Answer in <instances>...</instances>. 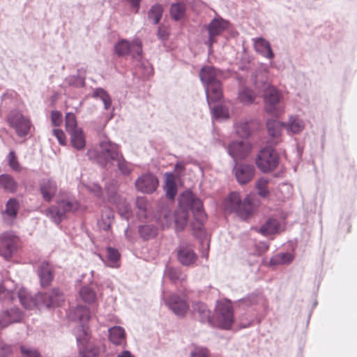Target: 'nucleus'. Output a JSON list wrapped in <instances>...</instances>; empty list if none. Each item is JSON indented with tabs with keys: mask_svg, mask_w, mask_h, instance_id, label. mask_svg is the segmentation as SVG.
Here are the masks:
<instances>
[{
	"mask_svg": "<svg viewBox=\"0 0 357 357\" xmlns=\"http://www.w3.org/2000/svg\"><path fill=\"white\" fill-rule=\"evenodd\" d=\"M284 230L280 222L275 218H268L266 222L261 225L259 232L266 236L274 235L280 233Z\"/></svg>",
	"mask_w": 357,
	"mask_h": 357,
	"instance_id": "obj_27",
	"label": "nucleus"
},
{
	"mask_svg": "<svg viewBox=\"0 0 357 357\" xmlns=\"http://www.w3.org/2000/svg\"><path fill=\"white\" fill-rule=\"evenodd\" d=\"M254 49L255 52L264 58L268 60H273L275 54L271 48V43L263 37L252 38Z\"/></svg>",
	"mask_w": 357,
	"mask_h": 357,
	"instance_id": "obj_21",
	"label": "nucleus"
},
{
	"mask_svg": "<svg viewBox=\"0 0 357 357\" xmlns=\"http://www.w3.org/2000/svg\"><path fill=\"white\" fill-rule=\"evenodd\" d=\"M0 188L6 192L14 193L18 188V183L10 175L6 174H1Z\"/></svg>",
	"mask_w": 357,
	"mask_h": 357,
	"instance_id": "obj_34",
	"label": "nucleus"
},
{
	"mask_svg": "<svg viewBox=\"0 0 357 357\" xmlns=\"http://www.w3.org/2000/svg\"><path fill=\"white\" fill-rule=\"evenodd\" d=\"M6 121L19 137H24L30 133L32 126L31 121L29 117L23 115L18 109L11 110Z\"/></svg>",
	"mask_w": 357,
	"mask_h": 357,
	"instance_id": "obj_7",
	"label": "nucleus"
},
{
	"mask_svg": "<svg viewBox=\"0 0 357 357\" xmlns=\"http://www.w3.org/2000/svg\"><path fill=\"white\" fill-rule=\"evenodd\" d=\"M269 179L265 177H261L256 182V188L257 190L258 195L261 197H266L269 195V190L268 189V184Z\"/></svg>",
	"mask_w": 357,
	"mask_h": 357,
	"instance_id": "obj_52",
	"label": "nucleus"
},
{
	"mask_svg": "<svg viewBox=\"0 0 357 357\" xmlns=\"http://www.w3.org/2000/svg\"><path fill=\"white\" fill-rule=\"evenodd\" d=\"M108 331L109 338L113 344L119 345L125 340V331L123 328L114 326L109 328Z\"/></svg>",
	"mask_w": 357,
	"mask_h": 357,
	"instance_id": "obj_41",
	"label": "nucleus"
},
{
	"mask_svg": "<svg viewBox=\"0 0 357 357\" xmlns=\"http://www.w3.org/2000/svg\"><path fill=\"white\" fill-rule=\"evenodd\" d=\"M51 119L54 126H59L63 121L62 114L59 111H52L51 113Z\"/></svg>",
	"mask_w": 357,
	"mask_h": 357,
	"instance_id": "obj_58",
	"label": "nucleus"
},
{
	"mask_svg": "<svg viewBox=\"0 0 357 357\" xmlns=\"http://www.w3.org/2000/svg\"><path fill=\"white\" fill-rule=\"evenodd\" d=\"M251 147L247 141H233L229 144L227 152L234 162H237L238 160L245 158L249 154Z\"/></svg>",
	"mask_w": 357,
	"mask_h": 357,
	"instance_id": "obj_16",
	"label": "nucleus"
},
{
	"mask_svg": "<svg viewBox=\"0 0 357 357\" xmlns=\"http://www.w3.org/2000/svg\"><path fill=\"white\" fill-rule=\"evenodd\" d=\"M165 181L164 190L165 191L166 197L168 199H174L177 193V187L174 179L173 173L167 172L165 174Z\"/></svg>",
	"mask_w": 357,
	"mask_h": 357,
	"instance_id": "obj_32",
	"label": "nucleus"
},
{
	"mask_svg": "<svg viewBox=\"0 0 357 357\" xmlns=\"http://www.w3.org/2000/svg\"><path fill=\"white\" fill-rule=\"evenodd\" d=\"M19 208V202L15 198H11L6 203L5 214L11 220H13L17 216Z\"/></svg>",
	"mask_w": 357,
	"mask_h": 357,
	"instance_id": "obj_47",
	"label": "nucleus"
},
{
	"mask_svg": "<svg viewBox=\"0 0 357 357\" xmlns=\"http://www.w3.org/2000/svg\"><path fill=\"white\" fill-rule=\"evenodd\" d=\"M233 172L238 183L243 185L249 183L255 175V167L252 165L235 162Z\"/></svg>",
	"mask_w": 357,
	"mask_h": 357,
	"instance_id": "obj_18",
	"label": "nucleus"
},
{
	"mask_svg": "<svg viewBox=\"0 0 357 357\" xmlns=\"http://www.w3.org/2000/svg\"><path fill=\"white\" fill-rule=\"evenodd\" d=\"M278 162L279 156L276 151L271 146L262 149L256 159L257 167L264 173H267L275 169Z\"/></svg>",
	"mask_w": 357,
	"mask_h": 357,
	"instance_id": "obj_10",
	"label": "nucleus"
},
{
	"mask_svg": "<svg viewBox=\"0 0 357 357\" xmlns=\"http://www.w3.org/2000/svg\"><path fill=\"white\" fill-rule=\"evenodd\" d=\"M215 319V326L225 330L231 328L235 319L233 307L229 301H217Z\"/></svg>",
	"mask_w": 357,
	"mask_h": 357,
	"instance_id": "obj_6",
	"label": "nucleus"
},
{
	"mask_svg": "<svg viewBox=\"0 0 357 357\" xmlns=\"http://www.w3.org/2000/svg\"><path fill=\"white\" fill-rule=\"evenodd\" d=\"M8 159L10 167L13 170L19 172L20 170V165L17 161V159L13 151L9 152Z\"/></svg>",
	"mask_w": 357,
	"mask_h": 357,
	"instance_id": "obj_56",
	"label": "nucleus"
},
{
	"mask_svg": "<svg viewBox=\"0 0 357 357\" xmlns=\"http://www.w3.org/2000/svg\"><path fill=\"white\" fill-rule=\"evenodd\" d=\"M70 144L77 151H81L86 146V139L82 129L73 131L70 133Z\"/></svg>",
	"mask_w": 357,
	"mask_h": 357,
	"instance_id": "obj_33",
	"label": "nucleus"
},
{
	"mask_svg": "<svg viewBox=\"0 0 357 357\" xmlns=\"http://www.w3.org/2000/svg\"><path fill=\"white\" fill-rule=\"evenodd\" d=\"M174 220V215H173L172 211L167 206L162 208L159 211L157 221L163 228L169 227Z\"/></svg>",
	"mask_w": 357,
	"mask_h": 357,
	"instance_id": "obj_35",
	"label": "nucleus"
},
{
	"mask_svg": "<svg viewBox=\"0 0 357 357\" xmlns=\"http://www.w3.org/2000/svg\"><path fill=\"white\" fill-rule=\"evenodd\" d=\"M40 190L44 200L50 202L56 192V183L51 178H43L40 181Z\"/></svg>",
	"mask_w": 357,
	"mask_h": 357,
	"instance_id": "obj_25",
	"label": "nucleus"
},
{
	"mask_svg": "<svg viewBox=\"0 0 357 357\" xmlns=\"http://www.w3.org/2000/svg\"><path fill=\"white\" fill-rule=\"evenodd\" d=\"M18 237L12 231L0 236V255L6 259H10L17 251Z\"/></svg>",
	"mask_w": 357,
	"mask_h": 357,
	"instance_id": "obj_13",
	"label": "nucleus"
},
{
	"mask_svg": "<svg viewBox=\"0 0 357 357\" xmlns=\"http://www.w3.org/2000/svg\"><path fill=\"white\" fill-rule=\"evenodd\" d=\"M136 207L137 208V217L139 220H143L148 217L149 204L146 197H138L136 199Z\"/></svg>",
	"mask_w": 357,
	"mask_h": 357,
	"instance_id": "obj_37",
	"label": "nucleus"
},
{
	"mask_svg": "<svg viewBox=\"0 0 357 357\" xmlns=\"http://www.w3.org/2000/svg\"><path fill=\"white\" fill-rule=\"evenodd\" d=\"M130 6L133 13H137L140 8L141 0H125Z\"/></svg>",
	"mask_w": 357,
	"mask_h": 357,
	"instance_id": "obj_62",
	"label": "nucleus"
},
{
	"mask_svg": "<svg viewBox=\"0 0 357 357\" xmlns=\"http://www.w3.org/2000/svg\"><path fill=\"white\" fill-rule=\"evenodd\" d=\"M280 98V93L273 87L268 88L266 91L264 93L265 109L268 113L273 116H278L282 112L283 109L279 105Z\"/></svg>",
	"mask_w": 357,
	"mask_h": 357,
	"instance_id": "obj_14",
	"label": "nucleus"
},
{
	"mask_svg": "<svg viewBox=\"0 0 357 357\" xmlns=\"http://www.w3.org/2000/svg\"><path fill=\"white\" fill-rule=\"evenodd\" d=\"M113 162H116V165L117 166L119 170L123 175L128 176L132 171V166L130 163L127 162L122 153H121L114 161Z\"/></svg>",
	"mask_w": 357,
	"mask_h": 357,
	"instance_id": "obj_44",
	"label": "nucleus"
},
{
	"mask_svg": "<svg viewBox=\"0 0 357 357\" xmlns=\"http://www.w3.org/2000/svg\"><path fill=\"white\" fill-rule=\"evenodd\" d=\"M120 258V255L116 249L112 248H107V261L106 264L112 268L118 266V262Z\"/></svg>",
	"mask_w": 357,
	"mask_h": 357,
	"instance_id": "obj_49",
	"label": "nucleus"
},
{
	"mask_svg": "<svg viewBox=\"0 0 357 357\" xmlns=\"http://www.w3.org/2000/svg\"><path fill=\"white\" fill-rule=\"evenodd\" d=\"M158 183L157 177L150 173L142 174L135 182L136 189L145 194L153 192L157 189Z\"/></svg>",
	"mask_w": 357,
	"mask_h": 357,
	"instance_id": "obj_15",
	"label": "nucleus"
},
{
	"mask_svg": "<svg viewBox=\"0 0 357 357\" xmlns=\"http://www.w3.org/2000/svg\"><path fill=\"white\" fill-rule=\"evenodd\" d=\"M78 206V203L75 200H61L56 205L48 208L46 215L52 222L59 225L65 218L66 213L75 211Z\"/></svg>",
	"mask_w": 357,
	"mask_h": 357,
	"instance_id": "obj_8",
	"label": "nucleus"
},
{
	"mask_svg": "<svg viewBox=\"0 0 357 357\" xmlns=\"http://www.w3.org/2000/svg\"><path fill=\"white\" fill-rule=\"evenodd\" d=\"M222 72L211 66H205L199 71V75L203 84L208 104L210 101L219 100L222 97V85L220 80Z\"/></svg>",
	"mask_w": 357,
	"mask_h": 357,
	"instance_id": "obj_2",
	"label": "nucleus"
},
{
	"mask_svg": "<svg viewBox=\"0 0 357 357\" xmlns=\"http://www.w3.org/2000/svg\"><path fill=\"white\" fill-rule=\"evenodd\" d=\"M165 275L173 282L183 281L186 275L181 271L179 268L172 266H167L165 271Z\"/></svg>",
	"mask_w": 357,
	"mask_h": 357,
	"instance_id": "obj_43",
	"label": "nucleus"
},
{
	"mask_svg": "<svg viewBox=\"0 0 357 357\" xmlns=\"http://www.w3.org/2000/svg\"><path fill=\"white\" fill-rule=\"evenodd\" d=\"M190 357H211V355L208 349L198 347L191 351Z\"/></svg>",
	"mask_w": 357,
	"mask_h": 357,
	"instance_id": "obj_55",
	"label": "nucleus"
},
{
	"mask_svg": "<svg viewBox=\"0 0 357 357\" xmlns=\"http://www.w3.org/2000/svg\"><path fill=\"white\" fill-rule=\"evenodd\" d=\"M225 210L227 213H234L245 220L252 212L253 205L248 197L242 199L238 192H233L225 200Z\"/></svg>",
	"mask_w": 357,
	"mask_h": 357,
	"instance_id": "obj_5",
	"label": "nucleus"
},
{
	"mask_svg": "<svg viewBox=\"0 0 357 357\" xmlns=\"http://www.w3.org/2000/svg\"><path fill=\"white\" fill-rule=\"evenodd\" d=\"M192 310L194 313L197 314L202 323L215 326V321L211 317V312L205 303L201 302L195 303L192 305Z\"/></svg>",
	"mask_w": 357,
	"mask_h": 357,
	"instance_id": "obj_23",
	"label": "nucleus"
},
{
	"mask_svg": "<svg viewBox=\"0 0 357 357\" xmlns=\"http://www.w3.org/2000/svg\"><path fill=\"white\" fill-rule=\"evenodd\" d=\"M268 135L270 137L269 143L277 146L282 142V129L284 128V122L275 119H268L266 123Z\"/></svg>",
	"mask_w": 357,
	"mask_h": 357,
	"instance_id": "obj_17",
	"label": "nucleus"
},
{
	"mask_svg": "<svg viewBox=\"0 0 357 357\" xmlns=\"http://www.w3.org/2000/svg\"><path fill=\"white\" fill-rule=\"evenodd\" d=\"M229 22L221 17L213 18L208 24L204 26L202 31L206 30L207 38L204 43L208 46V51H212L213 45L217 43V38L228 29Z\"/></svg>",
	"mask_w": 357,
	"mask_h": 357,
	"instance_id": "obj_11",
	"label": "nucleus"
},
{
	"mask_svg": "<svg viewBox=\"0 0 357 357\" xmlns=\"http://www.w3.org/2000/svg\"><path fill=\"white\" fill-rule=\"evenodd\" d=\"M79 296L84 302L93 303L96 300V293L89 286H84L79 290Z\"/></svg>",
	"mask_w": 357,
	"mask_h": 357,
	"instance_id": "obj_48",
	"label": "nucleus"
},
{
	"mask_svg": "<svg viewBox=\"0 0 357 357\" xmlns=\"http://www.w3.org/2000/svg\"><path fill=\"white\" fill-rule=\"evenodd\" d=\"M121 153L119 146L107 138L100 141L96 151H88L89 158H91L93 155H95L96 162L102 167H106L108 165L113 164V161Z\"/></svg>",
	"mask_w": 357,
	"mask_h": 357,
	"instance_id": "obj_4",
	"label": "nucleus"
},
{
	"mask_svg": "<svg viewBox=\"0 0 357 357\" xmlns=\"http://www.w3.org/2000/svg\"><path fill=\"white\" fill-rule=\"evenodd\" d=\"M65 82L69 86L79 88L85 84V70L79 69L77 75H69L65 79Z\"/></svg>",
	"mask_w": 357,
	"mask_h": 357,
	"instance_id": "obj_38",
	"label": "nucleus"
},
{
	"mask_svg": "<svg viewBox=\"0 0 357 357\" xmlns=\"http://www.w3.org/2000/svg\"><path fill=\"white\" fill-rule=\"evenodd\" d=\"M81 129L77 127L75 115L72 112H68L66 114V130L68 133Z\"/></svg>",
	"mask_w": 357,
	"mask_h": 357,
	"instance_id": "obj_53",
	"label": "nucleus"
},
{
	"mask_svg": "<svg viewBox=\"0 0 357 357\" xmlns=\"http://www.w3.org/2000/svg\"><path fill=\"white\" fill-rule=\"evenodd\" d=\"M69 317L75 321H79L82 324L79 326L76 331L77 334H82L80 331L81 327L84 326L87 328L84 323L87 322L90 319V314L88 307L83 305H77L73 310L69 314Z\"/></svg>",
	"mask_w": 357,
	"mask_h": 357,
	"instance_id": "obj_22",
	"label": "nucleus"
},
{
	"mask_svg": "<svg viewBox=\"0 0 357 357\" xmlns=\"http://www.w3.org/2000/svg\"><path fill=\"white\" fill-rule=\"evenodd\" d=\"M188 220V211L180 204L179 208L174 214V222L176 231H182L187 225Z\"/></svg>",
	"mask_w": 357,
	"mask_h": 357,
	"instance_id": "obj_31",
	"label": "nucleus"
},
{
	"mask_svg": "<svg viewBox=\"0 0 357 357\" xmlns=\"http://www.w3.org/2000/svg\"><path fill=\"white\" fill-rule=\"evenodd\" d=\"M164 301L168 307L177 316L183 317L187 312L188 305L186 301L180 296L172 294L169 298L165 299L163 296Z\"/></svg>",
	"mask_w": 357,
	"mask_h": 357,
	"instance_id": "obj_20",
	"label": "nucleus"
},
{
	"mask_svg": "<svg viewBox=\"0 0 357 357\" xmlns=\"http://www.w3.org/2000/svg\"><path fill=\"white\" fill-rule=\"evenodd\" d=\"M294 255L291 252H279L273 255L270 259L271 266L289 264L292 262Z\"/></svg>",
	"mask_w": 357,
	"mask_h": 357,
	"instance_id": "obj_36",
	"label": "nucleus"
},
{
	"mask_svg": "<svg viewBox=\"0 0 357 357\" xmlns=\"http://www.w3.org/2000/svg\"><path fill=\"white\" fill-rule=\"evenodd\" d=\"M93 97L100 99L105 109L107 110L112 105V100L108 93L102 88H97L93 91Z\"/></svg>",
	"mask_w": 357,
	"mask_h": 357,
	"instance_id": "obj_46",
	"label": "nucleus"
},
{
	"mask_svg": "<svg viewBox=\"0 0 357 357\" xmlns=\"http://www.w3.org/2000/svg\"><path fill=\"white\" fill-rule=\"evenodd\" d=\"M37 273L42 287H46L50 285L54 275L52 273V267L48 262H42L38 266Z\"/></svg>",
	"mask_w": 357,
	"mask_h": 357,
	"instance_id": "obj_24",
	"label": "nucleus"
},
{
	"mask_svg": "<svg viewBox=\"0 0 357 357\" xmlns=\"http://www.w3.org/2000/svg\"><path fill=\"white\" fill-rule=\"evenodd\" d=\"M82 334L76 335V340L81 357H99L100 349L92 342L89 341V328L82 326Z\"/></svg>",
	"mask_w": 357,
	"mask_h": 357,
	"instance_id": "obj_12",
	"label": "nucleus"
},
{
	"mask_svg": "<svg viewBox=\"0 0 357 357\" xmlns=\"http://www.w3.org/2000/svg\"><path fill=\"white\" fill-rule=\"evenodd\" d=\"M52 134L56 137L61 145L66 144V135L62 130L54 129L52 130Z\"/></svg>",
	"mask_w": 357,
	"mask_h": 357,
	"instance_id": "obj_59",
	"label": "nucleus"
},
{
	"mask_svg": "<svg viewBox=\"0 0 357 357\" xmlns=\"http://www.w3.org/2000/svg\"><path fill=\"white\" fill-rule=\"evenodd\" d=\"M179 204L187 210L190 209L194 215L192 227L194 230L202 231L206 215L203 210V204L191 192L183 193L179 199Z\"/></svg>",
	"mask_w": 357,
	"mask_h": 357,
	"instance_id": "obj_3",
	"label": "nucleus"
},
{
	"mask_svg": "<svg viewBox=\"0 0 357 357\" xmlns=\"http://www.w3.org/2000/svg\"><path fill=\"white\" fill-rule=\"evenodd\" d=\"M20 351L23 357H40L39 353L36 350L26 346H21Z\"/></svg>",
	"mask_w": 357,
	"mask_h": 357,
	"instance_id": "obj_57",
	"label": "nucleus"
},
{
	"mask_svg": "<svg viewBox=\"0 0 357 357\" xmlns=\"http://www.w3.org/2000/svg\"><path fill=\"white\" fill-rule=\"evenodd\" d=\"M114 220V213L109 208H105L101 214V218L98 222V227L104 231L110 229V226Z\"/></svg>",
	"mask_w": 357,
	"mask_h": 357,
	"instance_id": "obj_39",
	"label": "nucleus"
},
{
	"mask_svg": "<svg viewBox=\"0 0 357 357\" xmlns=\"http://www.w3.org/2000/svg\"><path fill=\"white\" fill-rule=\"evenodd\" d=\"M138 234L143 241L155 238L158 234V228L152 223H145L138 226Z\"/></svg>",
	"mask_w": 357,
	"mask_h": 357,
	"instance_id": "obj_29",
	"label": "nucleus"
},
{
	"mask_svg": "<svg viewBox=\"0 0 357 357\" xmlns=\"http://www.w3.org/2000/svg\"><path fill=\"white\" fill-rule=\"evenodd\" d=\"M10 353V347L2 341H0V357H6Z\"/></svg>",
	"mask_w": 357,
	"mask_h": 357,
	"instance_id": "obj_60",
	"label": "nucleus"
},
{
	"mask_svg": "<svg viewBox=\"0 0 357 357\" xmlns=\"http://www.w3.org/2000/svg\"><path fill=\"white\" fill-rule=\"evenodd\" d=\"M163 8L160 4L156 3L151 6L147 13V19L153 24H157L162 16Z\"/></svg>",
	"mask_w": 357,
	"mask_h": 357,
	"instance_id": "obj_42",
	"label": "nucleus"
},
{
	"mask_svg": "<svg viewBox=\"0 0 357 357\" xmlns=\"http://www.w3.org/2000/svg\"><path fill=\"white\" fill-rule=\"evenodd\" d=\"M255 121L252 119H242L235 123L234 128L236 134L242 138H248L251 135L250 126Z\"/></svg>",
	"mask_w": 357,
	"mask_h": 357,
	"instance_id": "obj_30",
	"label": "nucleus"
},
{
	"mask_svg": "<svg viewBox=\"0 0 357 357\" xmlns=\"http://www.w3.org/2000/svg\"><path fill=\"white\" fill-rule=\"evenodd\" d=\"M157 36L161 40H165L168 38V31L165 26H160L158 29Z\"/></svg>",
	"mask_w": 357,
	"mask_h": 357,
	"instance_id": "obj_63",
	"label": "nucleus"
},
{
	"mask_svg": "<svg viewBox=\"0 0 357 357\" xmlns=\"http://www.w3.org/2000/svg\"><path fill=\"white\" fill-rule=\"evenodd\" d=\"M185 5L183 3H175L171 5L170 15L176 21L181 20L185 14Z\"/></svg>",
	"mask_w": 357,
	"mask_h": 357,
	"instance_id": "obj_45",
	"label": "nucleus"
},
{
	"mask_svg": "<svg viewBox=\"0 0 357 357\" xmlns=\"http://www.w3.org/2000/svg\"><path fill=\"white\" fill-rule=\"evenodd\" d=\"M23 312L18 307H10L0 313V328H6L11 324L22 321Z\"/></svg>",
	"mask_w": 357,
	"mask_h": 357,
	"instance_id": "obj_19",
	"label": "nucleus"
},
{
	"mask_svg": "<svg viewBox=\"0 0 357 357\" xmlns=\"http://www.w3.org/2000/svg\"><path fill=\"white\" fill-rule=\"evenodd\" d=\"M114 50L119 56L130 55L132 59L137 61H140L142 59V44L138 38L134 39L132 42L122 39L116 43Z\"/></svg>",
	"mask_w": 357,
	"mask_h": 357,
	"instance_id": "obj_9",
	"label": "nucleus"
},
{
	"mask_svg": "<svg viewBox=\"0 0 357 357\" xmlns=\"http://www.w3.org/2000/svg\"><path fill=\"white\" fill-rule=\"evenodd\" d=\"M211 110L213 118L217 120H225L229 117L228 108L221 104L215 105Z\"/></svg>",
	"mask_w": 357,
	"mask_h": 357,
	"instance_id": "obj_50",
	"label": "nucleus"
},
{
	"mask_svg": "<svg viewBox=\"0 0 357 357\" xmlns=\"http://www.w3.org/2000/svg\"><path fill=\"white\" fill-rule=\"evenodd\" d=\"M15 294L22 304L27 309L32 310L35 307L38 308H50L59 306L64 301L63 293L57 288H53L47 293H38L32 297L24 287H19L14 284L13 281H6L0 284V299L2 301H13Z\"/></svg>",
	"mask_w": 357,
	"mask_h": 357,
	"instance_id": "obj_1",
	"label": "nucleus"
},
{
	"mask_svg": "<svg viewBox=\"0 0 357 357\" xmlns=\"http://www.w3.org/2000/svg\"><path fill=\"white\" fill-rule=\"evenodd\" d=\"M264 301V298L263 296L259 294H250L242 299L238 300L236 301V303L240 307H248L262 303Z\"/></svg>",
	"mask_w": 357,
	"mask_h": 357,
	"instance_id": "obj_40",
	"label": "nucleus"
},
{
	"mask_svg": "<svg viewBox=\"0 0 357 357\" xmlns=\"http://www.w3.org/2000/svg\"><path fill=\"white\" fill-rule=\"evenodd\" d=\"M284 128L289 135H298L304 130L305 123L298 116L291 115L289 117L287 121L284 122Z\"/></svg>",
	"mask_w": 357,
	"mask_h": 357,
	"instance_id": "obj_28",
	"label": "nucleus"
},
{
	"mask_svg": "<svg viewBox=\"0 0 357 357\" xmlns=\"http://www.w3.org/2000/svg\"><path fill=\"white\" fill-rule=\"evenodd\" d=\"M117 209L119 215L126 218L128 219L131 214V208L128 203L125 200L120 199L119 203L117 204Z\"/></svg>",
	"mask_w": 357,
	"mask_h": 357,
	"instance_id": "obj_54",
	"label": "nucleus"
},
{
	"mask_svg": "<svg viewBox=\"0 0 357 357\" xmlns=\"http://www.w3.org/2000/svg\"><path fill=\"white\" fill-rule=\"evenodd\" d=\"M177 258L183 266H190L196 261L197 257L192 249L181 245L177 250Z\"/></svg>",
	"mask_w": 357,
	"mask_h": 357,
	"instance_id": "obj_26",
	"label": "nucleus"
},
{
	"mask_svg": "<svg viewBox=\"0 0 357 357\" xmlns=\"http://www.w3.org/2000/svg\"><path fill=\"white\" fill-rule=\"evenodd\" d=\"M238 98L244 105L252 104L255 100V96L251 89L243 88L238 91Z\"/></svg>",
	"mask_w": 357,
	"mask_h": 357,
	"instance_id": "obj_51",
	"label": "nucleus"
},
{
	"mask_svg": "<svg viewBox=\"0 0 357 357\" xmlns=\"http://www.w3.org/2000/svg\"><path fill=\"white\" fill-rule=\"evenodd\" d=\"M87 189L90 192H93L96 197H100L102 196L101 187L96 183L87 185Z\"/></svg>",
	"mask_w": 357,
	"mask_h": 357,
	"instance_id": "obj_61",
	"label": "nucleus"
},
{
	"mask_svg": "<svg viewBox=\"0 0 357 357\" xmlns=\"http://www.w3.org/2000/svg\"><path fill=\"white\" fill-rule=\"evenodd\" d=\"M185 163L183 161H178L175 164L174 169L178 173L183 172L185 170Z\"/></svg>",
	"mask_w": 357,
	"mask_h": 357,
	"instance_id": "obj_64",
	"label": "nucleus"
}]
</instances>
